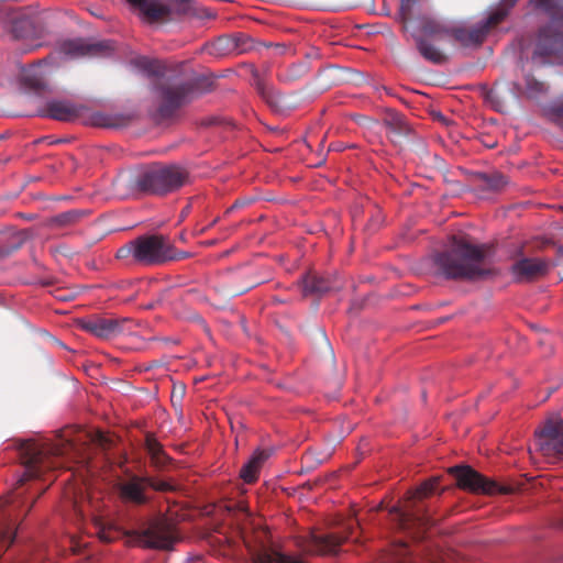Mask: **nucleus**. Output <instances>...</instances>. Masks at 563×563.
I'll return each mask as SVG.
<instances>
[{"label": "nucleus", "mask_w": 563, "mask_h": 563, "mask_svg": "<svg viewBox=\"0 0 563 563\" xmlns=\"http://www.w3.org/2000/svg\"><path fill=\"white\" fill-rule=\"evenodd\" d=\"M162 104L159 107V113L162 117L167 118L173 112L189 102L194 96V89L189 84H183L179 86H167L162 88Z\"/></svg>", "instance_id": "9b49d317"}, {"label": "nucleus", "mask_w": 563, "mask_h": 563, "mask_svg": "<svg viewBox=\"0 0 563 563\" xmlns=\"http://www.w3.org/2000/svg\"><path fill=\"white\" fill-rule=\"evenodd\" d=\"M82 328L91 334L101 338L110 339L121 332V325L114 319L98 318L85 321Z\"/></svg>", "instance_id": "f3484780"}, {"label": "nucleus", "mask_w": 563, "mask_h": 563, "mask_svg": "<svg viewBox=\"0 0 563 563\" xmlns=\"http://www.w3.org/2000/svg\"><path fill=\"white\" fill-rule=\"evenodd\" d=\"M79 108L65 100H51L41 112L42 117H47L58 121H73L79 115Z\"/></svg>", "instance_id": "dca6fc26"}, {"label": "nucleus", "mask_w": 563, "mask_h": 563, "mask_svg": "<svg viewBox=\"0 0 563 563\" xmlns=\"http://www.w3.org/2000/svg\"><path fill=\"white\" fill-rule=\"evenodd\" d=\"M269 454L261 449L253 452L250 460L242 466L240 477L246 484H252L257 481L260 471L268 459Z\"/></svg>", "instance_id": "a211bd4d"}, {"label": "nucleus", "mask_w": 563, "mask_h": 563, "mask_svg": "<svg viewBox=\"0 0 563 563\" xmlns=\"http://www.w3.org/2000/svg\"><path fill=\"white\" fill-rule=\"evenodd\" d=\"M552 110H553L555 115L562 118L563 117V99L556 101L553 104Z\"/></svg>", "instance_id": "2f4dec72"}, {"label": "nucleus", "mask_w": 563, "mask_h": 563, "mask_svg": "<svg viewBox=\"0 0 563 563\" xmlns=\"http://www.w3.org/2000/svg\"><path fill=\"white\" fill-rule=\"evenodd\" d=\"M218 221H219V218L213 219L212 221H210L209 227H211V228L214 227L218 223Z\"/></svg>", "instance_id": "4c0bfd02"}, {"label": "nucleus", "mask_w": 563, "mask_h": 563, "mask_svg": "<svg viewBox=\"0 0 563 563\" xmlns=\"http://www.w3.org/2000/svg\"><path fill=\"white\" fill-rule=\"evenodd\" d=\"M302 290L305 295L321 294L329 290V286L322 278L316 276H306L302 279Z\"/></svg>", "instance_id": "5701e85b"}, {"label": "nucleus", "mask_w": 563, "mask_h": 563, "mask_svg": "<svg viewBox=\"0 0 563 563\" xmlns=\"http://www.w3.org/2000/svg\"><path fill=\"white\" fill-rule=\"evenodd\" d=\"M140 20L147 24L164 23L188 11V0H125Z\"/></svg>", "instance_id": "423d86ee"}, {"label": "nucleus", "mask_w": 563, "mask_h": 563, "mask_svg": "<svg viewBox=\"0 0 563 563\" xmlns=\"http://www.w3.org/2000/svg\"><path fill=\"white\" fill-rule=\"evenodd\" d=\"M70 446L67 442H26L21 448L24 472L16 478V485L21 486L26 481L40 477L46 470L53 468L55 463L53 459L66 453Z\"/></svg>", "instance_id": "20e7f679"}, {"label": "nucleus", "mask_w": 563, "mask_h": 563, "mask_svg": "<svg viewBox=\"0 0 563 563\" xmlns=\"http://www.w3.org/2000/svg\"><path fill=\"white\" fill-rule=\"evenodd\" d=\"M109 45L103 42L90 43L82 38L67 40L62 42L57 52L65 58H79L85 56H97Z\"/></svg>", "instance_id": "4468645a"}, {"label": "nucleus", "mask_w": 563, "mask_h": 563, "mask_svg": "<svg viewBox=\"0 0 563 563\" xmlns=\"http://www.w3.org/2000/svg\"><path fill=\"white\" fill-rule=\"evenodd\" d=\"M450 473L463 489L483 494H494L498 490L495 482L484 477L471 466H454L450 468Z\"/></svg>", "instance_id": "1a4fd4ad"}, {"label": "nucleus", "mask_w": 563, "mask_h": 563, "mask_svg": "<svg viewBox=\"0 0 563 563\" xmlns=\"http://www.w3.org/2000/svg\"><path fill=\"white\" fill-rule=\"evenodd\" d=\"M549 271V263L539 257H523L515 262L510 272L516 282H531L543 275Z\"/></svg>", "instance_id": "f8f14e48"}, {"label": "nucleus", "mask_w": 563, "mask_h": 563, "mask_svg": "<svg viewBox=\"0 0 563 563\" xmlns=\"http://www.w3.org/2000/svg\"><path fill=\"white\" fill-rule=\"evenodd\" d=\"M98 536H99L100 540H102L103 542H113L120 538L121 532L119 529H117L112 526H109V527H102L99 530Z\"/></svg>", "instance_id": "cd10ccee"}, {"label": "nucleus", "mask_w": 563, "mask_h": 563, "mask_svg": "<svg viewBox=\"0 0 563 563\" xmlns=\"http://www.w3.org/2000/svg\"><path fill=\"white\" fill-rule=\"evenodd\" d=\"M146 487H152L156 490L170 489V485L168 483L156 482L148 477L133 476L131 479L120 485V495L126 501L139 505L144 504L146 503V496L144 495V489Z\"/></svg>", "instance_id": "9d476101"}, {"label": "nucleus", "mask_w": 563, "mask_h": 563, "mask_svg": "<svg viewBox=\"0 0 563 563\" xmlns=\"http://www.w3.org/2000/svg\"><path fill=\"white\" fill-rule=\"evenodd\" d=\"M211 227H209V224L207 227H203L201 228L199 231H198V234H203L207 230H209Z\"/></svg>", "instance_id": "e433bc0d"}, {"label": "nucleus", "mask_w": 563, "mask_h": 563, "mask_svg": "<svg viewBox=\"0 0 563 563\" xmlns=\"http://www.w3.org/2000/svg\"><path fill=\"white\" fill-rule=\"evenodd\" d=\"M438 272L449 279H476L492 273L483 246L453 238L450 249L433 257Z\"/></svg>", "instance_id": "f03ea898"}, {"label": "nucleus", "mask_w": 563, "mask_h": 563, "mask_svg": "<svg viewBox=\"0 0 563 563\" xmlns=\"http://www.w3.org/2000/svg\"><path fill=\"white\" fill-rule=\"evenodd\" d=\"M260 91L266 102L275 110L282 111L285 106V99L282 95L273 89L260 88Z\"/></svg>", "instance_id": "b1692460"}, {"label": "nucleus", "mask_w": 563, "mask_h": 563, "mask_svg": "<svg viewBox=\"0 0 563 563\" xmlns=\"http://www.w3.org/2000/svg\"><path fill=\"white\" fill-rule=\"evenodd\" d=\"M203 12H205V16L208 19H213L216 16V14L213 12H211L210 10H203Z\"/></svg>", "instance_id": "72a5a7b5"}, {"label": "nucleus", "mask_w": 563, "mask_h": 563, "mask_svg": "<svg viewBox=\"0 0 563 563\" xmlns=\"http://www.w3.org/2000/svg\"><path fill=\"white\" fill-rule=\"evenodd\" d=\"M438 483V477H433L429 481H426L415 490L408 492V500L422 499L430 496L437 490Z\"/></svg>", "instance_id": "4be33fe9"}, {"label": "nucleus", "mask_w": 563, "mask_h": 563, "mask_svg": "<svg viewBox=\"0 0 563 563\" xmlns=\"http://www.w3.org/2000/svg\"><path fill=\"white\" fill-rule=\"evenodd\" d=\"M391 511H395L398 515V517L401 521V525H404V526L406 525L407 521L411 520V517L415 516V514L411 509L402 510L397 507H394Z\"/></svg>", "instance_id": "c756f323"}, {"label": "nucleus", "mask_w": 563, "mask_h": 563, "mask_svg": "<svg viewBox=\"0 0 563 563\" xmlns=\"http://www.w3.org/2000/svg\"><path fill=\"white\" fill-rule=\"evenodd\" d=\"M5 538H8V543H9V544L13 542V538H14V537H11V536L9 534V532L3 533V539H5Z\"/></svg>", "instance_id": "f704fd0d"}, {"label": "nucleus", "mask_w": 563, "mask_h": 563, "mask_svg": "<svg viewBox=\"0 0 563 563\" xmlns=\"http://www.w3.org/2000/svg\"><path fill=\"white\" fill-rule=\"evenodd\" d=\"M536 450L544 456L563 455V420L553 418L536 431Z\"/></svg>", "instance_id": "6e6552de"}, {"label": "nucleus", "mask_w": 563, "mask_h": 563, "mask_svg": "<svg viewBox=\"0 0 563 563\" xmlns=\"http://www.w3.org/2000/svg\"><path fill=\"white\" fill-rule=\"evenodd\" d=\"M188 178L186 170L176 165H152L135 176H122L117 180L118 187H126L125 195L151 194L166 195L183 187Z\"/></svg>", "instance_id": "7ed1b4c3"}, {"label": "nucleus", "mask_w": 563, "mask_h": 563, "mask_svg": "<svg viewBox=\"0 0 563 563\" xmlns=\"http://www.w3.org/2000/svg\"><path fill=\"white\" fill-rule=\"evenodd\" d=\"M547 90L545 85L541 81H538L533 78L528 77L526 79V93L529 97H536L539 93H542Z\"/></svg>", "instance_id": "bb28decb"}, {"label": "nucleus", "mask_w": 563, "mask_h": 563, "mask_svg": "<svg viewBox=\"0 0 563 563\" xmlns=\"http://www.w3.org/2000/svg\"><path fill=\"white\" fill-rule=\"evenodd\" d=\"M211 227H209V224L207 227H203L201 228L199 231H198V234H203L207 230H209Z\"/></svg>", "instance_id": "c9c22d12"}, {"label": "nucleus", "mask_w": 563, "mask_h": 563, "mask_svg": "<svg viewBox=\"0 0 563 563\" xmlns=\"http://www.w3.org/2000/svg\"><path fill=\"white\" fill-rule=\"evenodd\" d=\"M506 18V11L493 12L487 19L472 27L463 23L442 21L432 16L420 19L419 32L415 35L417 48L421 56L434 64L443 63L444 54L434 43L456 42L462 46H476L482 44L492 26L497 25Z\"/></svg>", "instance_id": "f257e3e1"}, {"label": "nucleus", "mask_w": 563, "mask_h": 563, "mask_svg": "<svg viewBox=\"0 0 563 563\" xmlns=\"http://www.w3.org/2000/svg\"><path fill=\"white\" fill-rule=\"evenodd\" d=\"M561 48H563V33H552L550 27H544L540 31L539 42L533 54V59L554 55Z\"/></svg>", "instance_id": "2eb2a0df"}, {"label": "nucleus", "mask_w": 563, "mask_h": 563, "mask_svg": "<svg viewBox=\"0 0 563 563\" xmlns=\"http://www.w3.org/2000/svg\"><path fill=\"white\" fill-rule=\"evenodd\" d=\"M234 46L230 37H219L207 46V51L211 55H222L224 51H229Z\"/></svg>", "instance_id": "393cba45"}, {"label": "nucleus", "mask_w": 563, "mask_h": 563, "mask_svg": "<svg viewBox=\"0 0 563 563\" xmlns=\"http://www.w3.org/2000/svg\"><path fill=\"white\" fill-rule=\"evenodd\" d=\"M254 563H305L301 560L286 555L275 550H264L253 558Z\"/></svg>", "instance_id": "412c9836"}, {"label": "nucleus", "mask_w": 563, "mask_h": 563, "mask_svg": "<svg viewBox=\"0 0 563 563\" xmlns=\"http://www.w3.org/2000/svg\"><path fill=\"white\" fill-rule=\"evenodd\" d=\"M77 219V214L74 212H65L56 216L52 222L56 225H66L74 222Z\"/></svg>", "instance_id": "c85d7f7f"}, {"label": "nucleus", "mask_w": 563, "mask_h": 563, "mask_svg": "<svg viewBox=\"0 0 563 563\" xmlns=\"http://www.w3.org/2000/svg\"><path fill=\"white\" fill-rule=\"evenodd\" d=\"M11 503H13L11 495H8V496L3 497L2 499H0V509L3 508L4 506L11 504Z\"/></svg>", "instance_id": "473e14b6"}, {"label": "nucleus", "mask_w": 563, "mask_h": 563, "mask_svg": "<svg viewBox=\"0 0 563 563\" xmlns=\"http://www.w3.org/2000/svg\"><path fill=\"white\" fill-rule=\"evenodd\" d=\"M145 445L147 452L152 455V457L157 462H162L163 451L161 444L157 442V440L152 437L147 435L145 440Z\"/></svg>", "instance_id": "a878e982"}, {"label": "nucleus", "mask_w": 563, "mask_h": 563, "mask_svg": "<svg viewBox=\"0 0 563 563\" xmlns=\"http://www.w3.org/2000/svg\"><path fill=\"white\" fill-rule=\"evenodd\" d=\"M405 550H406V545L402 544L400 551H405Z\"/></svg>", "instance_id": "58836bf2"}, {"label": "nucleus", "mask_w": 563, "mask_h": 563, "mask_svg": "<svg viewBox=\"0 0 563 563\" xmlns=\"http://www.w3.org/2000/svg\"><path fill=\"white\" fill-rule=\"evenodd\" d=\"M115 256L119 260L132 257L135 262L144 265L161 264L175 258L168 240L156 234L139 236L121 246Z\"/></svg>", "instance_id": "39448f33"}, {"label": "nucleus", "mask_w": 563, "mask_h": 563, "mask_svg": "<svg viewBox=\"0 0 563 563\" xmlns=\"http://www.w3.org/2000/svg\"><path fill=\"white\" fill-rule=\"evenodd\" d=\"M131 65L147 77H158L164 74L165 67L162 62L144 56L131 60Z\"/></svg>", "instance_id": "aec40b11"}, {"label": "nucleus", "mask_w": 563, "mask_h": 563, "mask_svg": "<svg viewBox=\"0 0 563 563\" xmlns=\"http://www.w3.org/2000/svg\"><path fill=\"white\" fill-rule=\"evenodd\" d=\"M518 0H504L503 3H501V7L496 9L494 12H497L499 10H505L506 11V15L508 14V11L511 7L515 5V3L517 2Z\"/></svg>", "instance_id": "7c9ffc66"}, {"label": "nucleus", "mask_w": 563, "mask_h": 563, "mask_svg": "<svg viewBox=\"0 0 563 563\" xmlns=\"http://www.w3.org/2000/svg\"><path fill=\"white\" fill-rule=\"evenodd\" d=\"M536 9L545 12L552 24L563 22V0H531Z\"/></svg>", "instance_id": "6ab92c4d"}, {"label": "nucleus", "mask_w": 563, "mask_h": 563, "mask_svg": "<svg viewBox=\"0 0 563 563\" xmlns=\"http://www.w3.org/2000/svg\"><path fill=\"white\" fill-rule=\"evenodd\" d=\"M177 541L175 526L166 518L156 520L137 534L139 544L148 549L170 550Z\"/></svg>", "instance_id": "0eeeda50"}, {"label": "nucleus", "mask_w": 563, "mask_h": 563, "mask_svg": "<svg viewBox=\"0 0 563 563\" xmlns=\"http://www.w3.org/2000/svg\"><path fill=\"white\" fill-rule=\"evenodd\" d=\"M345 537L336 533L317 534L309 533L300 543L303 551L312 554H334Z\"/></svg>", "instance_id": "ddd939ff"}]
</instances>
